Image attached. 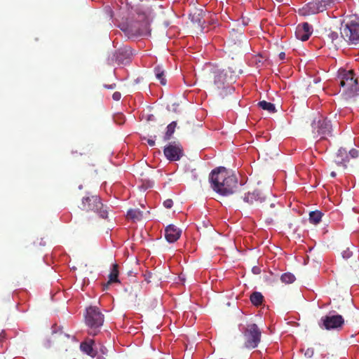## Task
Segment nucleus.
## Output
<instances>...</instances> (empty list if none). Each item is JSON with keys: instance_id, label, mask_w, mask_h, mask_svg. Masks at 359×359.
<instances>
[{"instance_id": "1", "label": "nucleus", "mask_w": 359, "mask_h": 359, "mask_svg": "<svg viewBox=\"0 0 359 359\" xmlns=\"http://www.w3.org/2000/svg\"><path fill=\"white\" fill-rule=\"evenodd\" d=\"M211 188L223 196H228L236 191L238 180L224 167H218L212 170L209 176Z\"/></svg>"}, {"instance_id": "2", "label": "nucleus", "mask_w": 359, "mask_h": 359, "mask_svg": "<svg viewBox=\"0 0 359 359\" xmlns=\"http://www.w3.org/2000/svg\"><path fill=\"white\" fill-rule=\"evenodd\" d=\"M341 35L349 45L359 46V17L350 16L344 20Z\"/></svg>"}, {"instance_id": "3", "label": "nucleus", "mask_w": 359, "mask_h": 359, "mask_svg": "<svg viewBox=\"0 0 359 359\" xmlns=\"http://www.w3.org/2000/svg\"><path fill=\"white\" fill-rule=\"evenodd\" d=\"M79 208L86 212H95L103 219L108 216L107 207L102 203L101 198L97 195L83 197Z\"/></svg>"}, {"instance_id": "4", "label": "nucleus", "mask_w": 359, "mask_h": 359, "mask_svg": "<svg viewBox=\"0 0 359 359\" xmlns=\"http://www.w3.org/2000/svg\"><path fill=\"white\" fill-rule=\"evenodd\" d=\"M86 325L90 327L89 334L95 336L98 333L97 329L100 328L104 323V315L96 306H90L86 309L85 316Z\"/></svg>"}, {"instance_id": "5", "label": "nucleus", "mask_w": 359, "mask_h": 359, "mask_svg": "<svg viewBox=\"0 0 359 359\" xmlns=\"http://www.w3.org/2000/svg\"><path fill=\"white\" fill-rule=\"evenodd\" d=\"M128 33L135 36L150 35L149 20L144 13H138L135 21L132 22L128 27Z\"/></svg>"}, {"instance_id": "6", "label": "nucleus", "mask_w": 359, "mask_h": 359, "mask_svg": "<svg viewBox=\"0 0 359 359\" xmlns=\"http://www.w3.org/2000/svg\"><path fill=\"white\" fill-rule=\"evenodd\" d=\"M243 201L248 203H253L254 201H259L260 203L265 202V203L262 205V208L266 214V221L268 223H271L273 221L272 217L277 215V210H273L271 212L269 211V208H274L276 204L275 203H269L266 201V198L262 197L261 194L257 191H255L252 193L248 192L245 195Z\"/></svg>"}, {"instance_id": "7", "label": "nucleus", "mask_w": 359, "mask_h": 359, "mask_svg": "<svg viewBox=\"0 0 359 359\" xmlns=\"http://www.w3.org/2000/svg\"><path fill=\"white\" fill-rule=\"evenodd\" d=\"M244 337V346L246 348L257 347L261 340L262 332L255 323L248 325L243 331Z\"/></svg>"}, {"instance_id": "8", "label": "nucleus", "mask_w": 359, "mask_h": 359, "mask_svg": "<svg viewBox=\"0 0 359 359\" xmlns=\"http://www.w3.org/2000/svg\"><path fill=\"white\" fill-rule=\"evenodd\" d=\"M212 73L214 79V89L219 96L224 97L228 93H231V88L225 85L226 74L220 69H215Z\"/></svg>"}, {"instance_id": "9", "label": "nucleus", "mask_w": 359, "mask_h": 359, "mask_svg": "<svg viewBox=\"0 0 359 359\" xmlns=\"http://www.w3.org/2000/svg\"><path fill=\"white\" fill-rule=\"evenodd\" d=\"M313 133L316 137H320V139H326L331 136L332 126L330 121L327 118H322L318 121L315 120L312 123Z\"/></svg>"}, {"instance_id": "10", "label": "nucleus", "mask_w": 359, "mask_h": 359, "mask_svg": "<svg viewBox=\"0 0 359 359\" xmlns=\"http://www.w3.org/2000/svg\"><path fill=\"white\" fill-rule=\"evenodd\" d=\"M340 86L344 88V90H353L357 88V79L354 78L353 70H341L339 72Z\"/></svg>"}, {"instance_id": "11", "label": "nucleus", "mask_w": 359, "mask_h": 359, "mask_svg": "<svg viewBox=\"0 0 359 359\" xmlns=\"http://www.w3.org/2000/svg\"><path fill=\"white\" fill-rule=\"evenodd\" d=\"M320 327L326 330L338 329L341 327L344 320L341 315L325 316L321 318Z\"/></svg>"}, {"instance_id": "12", "label": "nucleus", "mask_w": 359, "mask_h": 359, "mask_svg": "<svg viewBox=\"0 0 359 359\" xmlns=\"http://www.w3.org/2000/svg\"><path fill=\"white\" fill-rule=\"evenodd\" d=\"M165 156L170 161H177L183 156V148L179 142H172L163 149Z\"/></svg>"}, {"instance_id": "13", "label": "nucleus", "mask_w": 359, "mask_h": 359, "mask_svg": "<svg viewBox=\"0 0 359 359\" xmlns=\"http://www.w3.org/2000/svg\"><path fill=\"white\" fill-rule=\"evenodd\" d=\"M312 34V27L308 22H303L299 25L295 32L297 39L302 41H307Z\"/></svg>"}, {"instance_id": "14", "label": "nucleus", "mask_w": 359, "mask_h": 359, "mask_svg": "<svg viewBox=\"0 0 359 359\" xmlns=\"http://www.w3.org/2000/svg\"><path fill=\"white\" fill-rule=\"evenodd\" d=\"M182 231L173 224L168 225L165 229V238L169 243L176 242L181 236Z\"/></svg>"}, {"instance_id": "15", "label": "nucleus", "mask_w": 359, "mask_h": 359, "mask_svg": "<svg viewBox=\"0 0 359 359\" xmlns=\"http://www.w3.org/2000/svg\"><path fill=\"white\" fill-rule=\"evenodd\" d=\"M317 5L316 0H312L308 4H305L301 9L299 13L302 15H310L318 13L317 10Z\"/></svg>"}, {"instance_id": "16", "label": "nucleus", "mask_w": 359, "mask_h": 359, "mask_svg": "<svg viewBox=\"0 0 359 359\" xmlns=\"http://www.w3.org/2000/svg\"><path fill=\"white\" fill-rule=\"evenodd\" d=\"M93 344L94 341L93 339L85 341L81 343L80 348L82 352L85 353L88 355L95 357L97 354V351L93 348Z\"/></svg>"}, {"instance_id": "17", "label": "nucleus", "mask_w": 359, "mask_h": 359, "mask_svg": "<svg viewBox=\"0 0 359 359\" xmlns=\"http://www.w3.org/2000/svg\"><path fill=\"white\" fill-rule=\"evenodd\" d=\"M118 280V265L117 264H114L112 265L111 271L109 275V280L106 283V287H108L112 283H119Z\"/></svg>"}, {"instance_id": "18", "label": "nucleus", "mask_w": 359, "mask_h": 359, "mask_svg": "<svg viewBox=\"0 0 359 359\" xmlns=\"http://www.w3.org/2000/svg\"><path fill=\"white\" fill-rule=\"evenodd\" d=\"M323 214L319 210L311 211L309 213V222L313 224H318L321 221Z\"/></svg>"}, {"instance_id": "19", "label": "nucleus", "mask_w": 359, "mask_h": 359, "mask_svg": "<svg viewBox=\"0 0 359 359\" xmlns=\"http://www.w3.org/2000/svg\"><path fill=\"white\" fill-rule=\"evenodd\" d=\"M250 301L252 304L256 306L261 305L264 300V297L259 292H254L250 295Z\"/></svg>"}, {"instance_id": "20", "label": "nucleus", "mask_w": 359, "mask_h": 359, "mask_svg": "<svg viewBox=\"0 0 359 359\" xmlns=\"http://www.w3.org/2000/svg\"><path fill=\"white\" fill-rule=\"evenodd\" d=\"M258 106L264 110L268 111L270 113L276 111L275 105L273 103L262 100L258 102Z\"/></svg>"}, {"instance_id": "21", "label": "nucleus", "mask_w": 359, "mask_h": 359, "mask_svg": "<svg viewBox=\"0 0 359 359\" xmlns=\"http://www.w3.org/2000/svg\"><path fill=\"white\" fill-rule=\"evenodd\" d=\"M154 73L156 75V77L159 80L161 84L165 85L166 84V79L164 75V70L162 69L161 67L157 66L154 68Z\"/></svg>"}, {"instance_id": "22", "label": "nucleus", "mask_w": 359, "mask_h": 359, "mask_svg": "<svg viewBox=\"0 0 359 359\" xmlns=\"http://www.w3.org/2000/svg\"><path fill=\"white\" fill-rule=\"evenodd\" d=\"M127 217L134 221H138L142 219V212L137 209H130L127 212Z\"/></svg>"}, {"instance_id": "23", "label": "nucleus", "mask_w": 359, "mask_h": 359, "mask_svg": "<svg viewBox=\"0 0 359 359\" xmlns=\"http://www.w3.org/2000/svg\"><path fill=\"white\" fill-rule=\"evenodd\" d=\"M177 126V122L172 121L171 122L168 126H167V130L165 132V134L164 135V140L168 141L169 140L173 133H175V128Z\"/></svg>"}, {"instance_id": "24", "label": "nucleus", "mask_w": 359, "mask_h": 359, "mask_svg": "<svg viewBox=\"0 0 359 359\" xmlns=\"http://www.w3.org/2000/svg\"><path fill=\"white\" fill-rule=\"evenodd\" d=\"M280 280L283 283L290 284L295 280V276L291 273H285L280 276Z\"/></svg>"}, {"instance_id": "25", "label": "nucleus", "mask_w": 359, "mask_h": 359, "mask_svg": "<svg viewBox=\"0 0 359 359\" xmlns=\"http://www.w3.org/2000/svg\"><path fill=\"white\" fill-rule=\"evenodd\" d=\"M325 9L332 8L339 3V0H322Z\"/></svg>"}, {"instance_id": "26", "label": "nucleus", "mask_w": 359, "mask_h": 359, "mask_svg": "<svg viewBox=\"0 0 359 359\" xmlns=\"http://www.w3.org/2000/svg\"><path fill=\"white\" fill-rule=\"evenodd\" d=\"M327 36L332 43L337 41L339 37L337 32L333 31H330Z\"/></svg>"}, {"instance_id": "27", "label": "nucleus", "mask_w": 359, "mask_h": 359, "mask_svg": "<svg viewBox=\"0 0 359 359\" xmlns=\"http://www.w3.org/2000/svg\"><path fill=\"white\" fill-rule=\"evenodd\" d=\"M316 4H318L317 5L318 13H321V12H323L324 11H325V6L323 4L322 0H316Z\"/></svg>"}, {"instance_id": "28", "label": "nucleus", "mask_w": 359, "mask_h": 359, "mask_svg": "<svg viewBox=\"0 0 359 359\" xmlns=\"http://www.w3.org/2000/svg\"><path fill=\"white\" fill-rule=\"evenodd\" d=\"M314 354V350L313 348H308L305 353H304V355L306 357V358H311Z\"/></svg>"}, {"instance_id": "29", "label": "nucleus", "mask_w": 359, "mask_h": 359, "mask_svg": "<svg viewBox=\"0 0 359 359\" xmlns=\"http://www.w3.org/2000/svg\"><path fill=\"white\" fill-rule=\"evenodd\" d=\"M163 205L165 208L170 209L173 205V201L172 199H167L163 202Z\"/></svg>"}, {"instance_id": "30", "label": "nucleus", "mask_w": 359, "mask_h": 359, "mask_svg": "<svg viewBox=\"0 0 359 359\" xmlns=\"http://www.w3.org/2000/svg\"><path fill=\"white\" fill-rule=\"evenodd\" d=\"M121 97V94L119 92H115L112 95V98L115 101H118Z\"/></svg>"}, {"instance_id": "31", "label": "nucleus", "mask_w": 359, "mask_h": 359, "mask_svg": "<svg viewBox=\"0 0 359 359\" xmlns=\"http://www.w3.org/2000/svg\"><path fill=\"white\" fill-rule=\"evenodd\" d=\"M349 154L353 158H356L358 156L359 152L357 149H352L350 150Z\"/></svg>"}, {"instance_id": "32", "label": "nucleus", "mask_w": 359, "mask_h": 359, "mask_svg": "<svg viewBox=\"0 0 359 359\" xmlns=\"http://www.w3.org/2000/svg\"><path fill=\"white\" fill-rule=\"evenodd\" d=\"M252 272L256 275L259 274L261 273V269L257 266H255L252 268Z\"/></svg>"}, {"instance_id": "33", "label": "nucleus", "mask_w": 359, "mask_h": 359, "mask_svg": "<svg viewBox=\"0 0 359 359\" xmlns=\"http://www.w3.org/2000/svg\"><path fill=\"white\" fill-rule=\"evenodd\" d=\"M103 87L104 88L111 89L112 90V89L116 88V83H112V84H110V85L104 84V85H103Z\"/></svg>"}, {"instance_id": "34", "label": "nucleus", "mask_w": 359, "mask_h": 359, "mask_svg": "<svg viewBox=\"0 0 359 359\" xmlns=\"http://www.w3.org/2000/svg\"><path fill=\"white\" fill-rule=\"evenodd\" d=\"M147 143L149 144V146L151 147H153L155 145V141L154 140H151V139H148L147 140Z\"/></svg>"}, {"instance_id": "35", "label": "nucleus", "mask_w": 359, "mask_h": 359, "mask_svg": "<svg viewBox=\"0 0 359 359\" xmlns=\"http://www.w3.org/2000/svg\"><path fill=\"white\" fill-rule=\"evenodd\" d=\"M279 58L280 60H284L285 58V53H283V52H281L280 54H279Z\"/></svg>"}, {"instance_id": "36", "label": "nucleus", "mask_w": 359, "mask_h": 359, "mask_svg": "<svg viewBox=\"0 0 359 359\" xmlns=\"http://www.w3.org/2000/svg\"><path fill=\"white\" fill-rule=\"evenodd\" d=\"M117 60H118V62H120V63H122V64H123V63H124V62L121 60V58L120 57V56H118V57H117Z\"/></svg>"}, {"instance_id": "37", "label": "nucleus", "mask_w": 359, "mask_h": 359, "mask_svg": "<svg viewBox=\"0 0 359 359\" xmlns=\"http://www.w3.org/2000/svg\"><path fill=\"white\" fill-rule=\"evenodd\" d=\"M330 175L332 177H334L336 176V172H332L330 173Z\"/></svg>"}, {"instance_id": "38", "label": "nucleus", "mask_w": 359, "mask_h": 359, "mask_svg": "<svg viewBox=\"0 0 359 359\" xmlns=\"http://www.w3.org/2000/svg\"><path fill=\"white\" fill-rule=\"evenodd\" d=\"M97 359H105V358L104 357L100 356V357H98Z\"/></svg>"}, {"instance_id": "39", "label": "nucleus", "mask_w": 359, "mask_h": 359, "mask_svg": "<svg viewBox=\"0 0 359 359\" xmlns=\"http://www.w3.org/2000/svg\"><path fill=\"white\" fill-rule=\"evenodd\" d=\"M126 63L128 62V58H126Z\"/></svg>"}, {"instance_id": "40", "label": "nucleus", "mask_w": 359, "mask_h": 359, "mask_svg": "<svg viewBox=\"0 0 359 359\" xmlns=\"http://www.w3.org/2000/svg\"><path fill=\"white\" fill-rule=\"evenodd\" d=\"M276 1H278V2H282L283 1V0H276Z\"/></svg>"}]
</instances>
